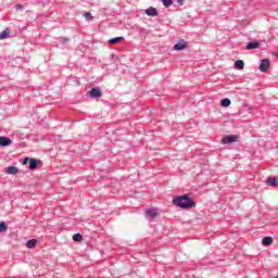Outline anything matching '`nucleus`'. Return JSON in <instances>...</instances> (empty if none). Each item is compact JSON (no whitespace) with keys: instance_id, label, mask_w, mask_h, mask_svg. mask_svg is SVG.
<instances>
[{"instance_id":"nucleus-7","label":"nucleus","mask_w":278,"mask_h":278,"mask_svg":"<svg viewBox=\"0 0 278 278\" xmlns=\"http://www.w3.org/2000/svg\"><path fill=\"white\" fill-rule=\"evenodd\" d=\"M147 16H157V9L150 7L148 10H146Z\"/></svg>"},{"instance_id":"nucleus-18","label":"nucleus","mask_w":278,"mask_h":278,"mask_svg":"<svg viewBox=\"0 0 278 278\" xmlns=\"http://www.w3.org/2000/svg\"><path fill=\"white\" fill-rule=\"evenodd\" d=\"M229 105H231V100H229L228 98L222 100L223 108H229Z\"/></svg>"},{"instance_id":"nucleus-11","label":"nucleus","mask_w":278,"mask_h":278,"mask_svg":"<svg viewBox=\"0 0 278 278\" xmlns=\"http://www.w3.org/2000/svg\"><path fill=\"white\" fill-rule=\"evenodd\" d=\"M235 68H237V71H243L244 70V61H242V60L236 61Z\"/></svg>"},{"instance_id":"nucleus-22","label":"nucleus","mask_w":278,"mask_h":278,"mask_svg":"<svg viewBox=\"0 0 278 278\" xmlns=\"http://www.w3.org/2000/svg\"><path fill=\"white\" fill-rule=\"evenodd\" d=\"M84 16H85L86 21H92L93 20L92 13H90V12L85 13Z\"/></svg>"},{"instance_id":"nucleus-20","label":"nucleus","mask_w":278,"mask_h":278,"mask_svg":"<svg viewBox=\"0 0 278 278\" xmlns=\"http://www.w3.org/2000/svg\"><path fill=\"white\" fill-rule=\"evenodd\" d=\"M161 1L165 8H170V5H173V0H161Z\"/></svg>"},{"instance_id":"nucleus-23","label":"nucleus","mask_w":278,"mask_h":278,"mask_svg":"<svg viewBox=\"0 0 278 278\" xmlns=\"http://www.w3.org/2000/svg\"><path fill=\"white\" fill-rule=\"evenodd\" d=\"M177 3H179V5H184V3L186 2V0H176Z\"/></svg>"},{"instance_id":"nucleus-17","label":"nucleus","mask_w":278,"mask_h":278,"mask_svg":"<svg viewBox=\"0 0 278 278\" xmlns=\"http://www.w3.org/2000/svg\"><path fill=\"white\" fill-rule=\"evenodd\" d=\"M123 40V37H115V38H111L109 40L110 45H118V42H121Z\"/></svg>"},{"instance_id":"nucleus-21","label":"nucleus","mask_w":278,"mask_h":278,"mask_svg":"<svg viewBox=\"0 0 278 278\" xmlns=\"http://www.w3.org/2000/svg\"><path fill=\"white\" fill-rule=\"evenodd\" d=\"M73 240H74V242H81V235L75 233V235L73 236Z\"/></svg>"},{"instance_id":"nucleus-16","label":"nucleus","mask_w":278,"mask_h":278,"mask_svg":"<svg viewBox=\"0 0 278 278\" xmlns=\"http://www.w3.org/2000/svg\"><path fill=\"white\" fill-rule=\"evenodd\" d=\"M266 184H267V186L275 187V186H277V178L270 177V178H268V179L266 180Z\"/></svg>"},{"instance_id":"nucleus-19","label":"nucleus","mask_w":278,"mask_h":278,"mask_svg":"<svg viewBox=\"0 0 278 278\" xmlns=\"http://www.w3.org/2000/svg\"><path fill=\"white\" fill-rule=\"evenodd\" d=\"M4 231H8V224L5 222L0 223V233H3Z\"/></svg>"},{"instance_id":"nucleus-24","label":"nucleus","mask_w":278,"mask_h":278,"mask_svg":"<svg viewBox=\"0 0 278 278\" xmlns=\"http://www.w3.org/2000/svg\"><path fill=\"white\" fill-rule=\"evenodd\" d=\"M29 162V157L24 159V164H27Z\"/></svg>"},{"instance_id":"nucleus-3","label":"nucleus","mask_w":278,"mask_h":278,"mask_svg":"<svg viewBox=\"0 0 278 278\" xmlns=\"http://www.w3.org/2000/svg\"><path fill=\"white\" fill-rule=\"evenodd\" d=\"M238 140V136H226L222 139V144H231V142H236Z\"/></svg>"},{"instance_id":"nucleus-4","label":"nucleus","mask_w":278,"mask_h":278,"mask_svg":"<svg viewBox=\"0 0 278 278\" xmlns=\"http://www.w3.org/2000/svg\"><path fill=\"white\" fill-rule=\"evenodd\" d=\"M187 48H188L187 41H180L174 46L175 51H184V49H187Z\"/></svg>"},{"instance_id":"nucleus-14","label":"nucleus","mask_w":278,"mask_h":278,"mask_svg":"<svg viewBox=\"0 0 278 278\" xmlns=\"http://www.w3.org/2000/svg\"><path fill=\"white\" fill-rule=\"evenodd\" d=\"M157 210L153 208L150 211H147L146 215L148 216V218H155V216H157Z\"/></svg>"},{"instance_id":"nucleus-25","label":"nucleus","mask_w":278,"mask_h":278,"mask_svg":"<svg viewBox=\"0 0 278 278\" xmlns=\"http://www.w3.org/2000/svg\"><path fill=\"white\" fill-rule=\"evenodd\" d=\"M276 58H278V52H275Z\"/></svg>"},{"instance_id":"nucleus-8","label":"nucleus","mask_w":278,"mask_h":278,"mask_svg":"<svg viewBox=\"0 0 278 278\" xmlns=\"http://www.w3.org/2000/svg\"><path fill=\"white\" fill-rule=\"evenodd\" d=\"M10 34H12V30H10V28H7L0 34V40H5V38H10Z\"/></svg>"},{"instance_id":"nucleus-26","label":"nucleus","mask_w":278,"mask_h":278,"mask_svg":"<svg viewBox=\"0 0 278 278\" xmlns=\"http://www.w3.org/2000/svg\"><path fill=\"white\" fill-rule=\"evenodd\" d=\"M16 8H21L20 4H17Z\"/></svg>"},{"instance_id":"nucleus-12","label":"nucleus","mask_w":278,"mask_h":278,"mask_svg":"<svg viewBox=\"0 0 278 278\" xmlns=\"http://www.w3.org/2000/svg\"><path fill=\"white\" fill-rule=\"evenodd\" d=\"M258 47H260V42H257V41L249 42V43L247 45V49H248L249 51H251V50H253V49H258Z\"/></svg>"},{"instance_id":"nucleus-15","label":"nucleus","mask_w":278,"mask_h":278,"mask_svg":"<svg viewBox=\"0 0 278 278\" xmlns=\"http://www.w3.org/2000/svg\"><path fill=\"white\" fill-rule=\"evenodd\" d=\"M273 237H265L263 238V245L264 247H270V244H273Z\"/></svg>"},{"instance_id":"nucleus-2","label":"nucleus","mask_w":278,"mask_h":278,"mask_svg":"<svg viewBox=\"0 0 278 278\" xmlns=\"http://www.w3.org/2000/svg\"><path fill=\"white\" fill-rule=\"evenodd\" d=\"M269 68H270V61L268 59H263L258 70L261 71V73H266V71H268Z\"/></svg>"},{"instance_id":"nucleus-6","label":"nucleus","mask_w":278,"mask_h":278,"mask_svg":"<svg viewBox=\"0 0 278 278\" xmlns=\"http://www.w3.org/2000/svg\"><path fill=\"white\" fill-rule=\"evenodd\" d=\"M89 94L93 99H99V97H101V90H99L98 88H93L90 90Z\"/></svg>"},{"instance_id":"nucleus-1","label":"nucleus","mask_w":278,"mask_h":278,"mask_svg":"<svg viewBox=\"0 0 278 278\" xmlns=\"http://www.w3.org/2000/svg\"><path fill=\"white\" fill-rule=\"evenodd\" d=\"M174 205H177V207H182V210H188L190 207H194L195 203L192 201V199L188 198V195H181L178 198H175L173 200Z\"/></svg>"},{"instance_id":"nucleus-27","label":"nucleus","mask_w":278,"mask_h":278,"mask_svg":"<svg viewBox=\"0 0 278 278\" xmlns=\"http://www.w3.org/2000/svg\"><path fill=\"white\" fill-rule=\"evenodd\" d=\"M276 278H278V277H276Z\"/></svg>"},{"instance_id":"nucleus-9","label":"nucleus","mask_w":278,"mask_h":278,"mask_svg":"<svg viewBox=\"0 0 278 278\" xmlns=\"http://www.w3.org/2000/svg\"><path fill=\"white\" fill-rule=\"evenodd\" d=\"M38 168V161L36 159L29 160V170H36Z\"/></svg>"},{"instance_id":"nucleus-5","label":"nucleus","mask_w":278,"mask_h":278,"mask_svg":"<svg viewBox=\"0 0 278 278\" xmlns=\"http://www.w3.org/2000/svg\"><path fill=\"white\" fill-rule=\"evenodd\" d=\"M10 144H12V139L0 136V147H10Z\"/></svg>"},{"instance_id":"nucleus-10","label":"nucleus","mask_w":278,"mask_h":278,"mask_svg":"<svg viewBox=\"0 0 278 278\" xmlns=\"http://www.w3.org/2000/svg\"><path fill=\"white\" fill-rule=\"evenodd\" d=\"M36 244H38V240L30 239L26 242L27 249H36Z\"/></svg>"},{"instance_id":"nucleus-13","label":"nucleus","mask_w":278,"mask_h":278,"mask_svg":"<svg viewBox=\"0 0 278 278\" xmlns=\"http://www.w3.org/2000/svg\"><path fill=\"white\" fill-rule=\"evenodd\" d=\"M18 173V168L15 166L7 167V175H16Z\"/></svg>"}]
</instances>
